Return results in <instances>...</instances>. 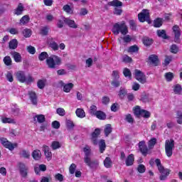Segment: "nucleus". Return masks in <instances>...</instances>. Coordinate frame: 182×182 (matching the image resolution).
Masks as SVG:
<instances>
[{"label":"nucleus","instance_id":"nucleus-1","mask_svg":"<svg viewBox=\"0 0 182 182\" xmlns=\"http://www.w3.org/2000/svg\"><path fill=\"white\" fill-rule=\"evenodd\" d=\"M112 32L115 35H119V33H122V35H127V33H129V28H127L126 23L122 21L121 23H116L114 24Z\"/></svg>","mask_w":182,"mask_h":182},{"label":"nucleus","instance_id":"nucleus-2","mask_svg":"<svg viewBox=\"0 0 182 182\" xmlns=\"http://www.w3.org/2000/svg\"><path fill=\"white\" fill-rule=\"evenodd\" d=\"M60 63H62V60L58 55H53L46 59V65L50 69H55Z\"/></svg>","mask_w":182,"mask_h":182},{"label":"nucleus","instance_id":"nucleus-3","mask_svg":"<svg viewBox=\"0 0 182 182\" xmlns=\"http://www.w3.org/2000/svg\"><path fill=\"white\" fill-rule=\"evenodd\" d=\"M155 163L158 167L159 171L161 173L160 180H166V178H167V176L170 174V170L164 168V167L161 166V161H160V159H159L155 160Z\"/></svg>","mask_w":182,"mask_h":182},{"label":"nucleus","instance_id":"nucleus-4","mask_svg":"<svg viewBox=\"0 0 182 182\" xmlns=\"http://www.w3.org/2000/svg\"><path fill=\"white\" fill-rule=\"evenodd\" d=\"M174 149V140L167 139L165 142V153L167 157L173 156V150Z\"/></svg>","mask_w":182,"mask_h":182},{"label":"nucleus","instance_id":"nucleus-5","mask_svg":"<svg viewBox=\"0 0 182 182\" xmlns=\"http://www.w3.org/2000/svg\"><path fill=\"white\" fill-rule=\"evenodd\" d=\"M150 18V12L147 9H143L141 13L138 14V19L141 22H146L150 23L149 18Z\"/></svg>","mask_w":182,"mask_h":182},{"label":"nucleus","instance_id":"nucleus-6","mask_svg":"<svg viewBox=\"0 0 182 182\" xmlns=\"http://www.w3.org/2000/svg\"><path fill=\"white\" fill-rule=\"evenodd\" d=\"M134 77L138 80V82H140V83L144 84L146 82H147V79L146 78V75L143 72H141L139 70H134Z\"/></svg>","mask_w":182,"mask_h":182},{"label":"nucleus","instance_id":"nucleus-7","mask_svg":"<svg viewBox=\"0 0 182 182\" xmlns=\"http://www.w3.org/2000/svg\"><path fill=\"white\" fill-rule=\"evenodd\" d=\"M58 85L63 87V90L65 92V93H70V90H72L75 86V85L72 82L65 84L63 81H59Z\"/></svg>","mask_w":182,"mask_h":182},{"label":"nucleus","instance_id":"nucleus-8","mask_svg":"<svg viewBox=\"0 0 182 182\" xmlns=\"http://www.w3.org/2000/svg\"><path fill=\"white\" fill-rule=\"evenodd\" d=\"M0 141L1 143V144L6 147V149H9V150H14V149H15V147H16L17 144H12L11 142H9V141H8V139H6V138H0Z\"/></svg>","mask_w":182,"mask_h":182},{"label":"nucleus","instance_id":"nucleus-9","mask_svg":"<svg viewBox=\"0 0 182 182\" xmlns=\"http://www.w3.org/2000/svg\"><path fill=\"white\" fill-rule=\"evenodd\" d=\"M148 63L149 65H153L154 66H158V65L160 63V60L159 59V56L156 55L152 54L149 56L147 60Z\"/></svg>","mask_w":182,"mask_h":182},{"label":"nucleus","instance_id":"nucleus-10","mask_svg":"<svg viewBox=\"0 0 182 182\" xmlns=\"http://www.w3.org/2000/svg\"><path fill=\"white\" fill-rule=\"evenodd\" d=\"M173 32L175 36V42L176 43H180V36L181 35V31L180 30V27H178V26H174L173 27Z\"/></svg>","mask_w":182,"mask_h":182},{"label":"nucleus","instance_id":"nucleus-11","mask_svg":"<svg viewBox=\"0 0 182 182\" xmlns=\"http://www.w3.org/2000/svg\"><path fill=\"white\" fill-rule=\"evenodd\" d=\"M18 167L20 171V174H21L22 177H26L28 176V167L23 163H18Z\"/></svg>","mask_w":182,"mask_h":182},{"label":"nucleus","instance_id":"nucleus-12","mask_svg":"<svg viewBox=\"0 0 182 182\" xmlns=\"http://www.w3.org/2000/svg\"><path fill=\"white\" fill-rule=\"evenodd\" d=\"M100 135V129H95V132H93L91 134V140L95 146L97 145V137Z\"/></svg>","mask_w":182,"mask_h":182},{"label":"nucleus","instance_id":"nucleus-13","mask_svg":"<svg viewBox=\"0 0 182 182\" xmlns=\"http://www.w3.org/2000/svg\"><path fill=\"white\" fill-rule=\"evenodd\" d=\"M43 151H44V154L48 161H50V160H52V152L49 149V147L46 145H44L43 146Z\"/></svg>","mask_w":182,"mask_h":182},{"label":"nucleus","instance_id":"nucleus-14","mask_svg":"<svg viewBox=\"0 0 182 182\" xmlns=\"http://www.w3.org/2000/svg\"><path fill=\"white\" fill-rule=\"evenodd\" d=\"M28 95L32 105H38V97H36L35 92H29Z\"/></svg>","mask_w":182,"mask_h":182},{"label":"nucleus","instance_id":"nucleus-15","mask_svg":"<svg viewBox=\"0 0 182 182\" xmlns=\"http://www.w3.org/2000/svg\"><path fill=\"white\" fill-rule=\"evenodd\" d=\"M139 147L142 154H144V156H146L147 154V146H146V142L144 141H140L139 143Z\"/></svg>","mask_w":182,"mask_h":182},{"label":"nucleus","instance_id":"nucleus-16","mask_svg":"<svg viewBox=\"0 0 182 182\" xmlns=\"http://www.w3.org/2000/svg\"><path fill=\"white\" fill-rule=\"evenodd\" d=\"M75 114L79 119H85V117H86V112H85V110L82 108H77L75 110Z\"/></svg>","mask_w":182,"mask_h":182},{"label":"nucleus","instance_id":"nucleus-17","mask_svg":"<svg viewBox=\"0 0 182 182\" xmlns=\"http://www.w3.org/2000/svg\"><path fill=\"white\" fill-rule=\"evenodd\" d=\"M173 92L174 95H182V87L180 84H176L173 86Z\"/></svg>","mask_w":182,"mask_h":182},{"label":"nucleus","instance_id":"nucleus-18","mask_svg":"<svg viewBox=\"0 0 182 182\" xmlns=\"http://www.w3.org/2000/svg\"><path fill=\"white\" fill-rule=\"evenodd\" d=\"M31 156L34 160L38 161L41 159L42 153L39 149H36L32 152Z\"/></svg>","mask_w":182,"mask_h":182},{"label":"nucleus","instance_id":"nucleus-19","mask_svg":"<svg viewBox=\"0 0 182 182\" xmlns=\"http://www.w3.org/2000/svg\"><path fill=\"white\" fill-rule=\"evenodd\" d=\"M64 22L65 23L68 25L70 28H73L74 29H76V28H77V24L73 20H70L69 18H64Z\"/></svg>","mask_w":182,"mask_h":182},{"label":"nucleus","instance_id":"nucleus-20","mask_svg":"<svg viewBox=\"0 0 182 182\" xmlns=\"http://www.w3.org/2000/svg\"><path fill=\"white\" fill-rule=\"evenodd\" d=\"M1 122L4 124H6V123H9V124H16V120H15V119L6 117H2Z\"/></svg>","mask_w":182,"mask_h":182},{"label":"nucleus","instance_id":"nucleus-21","mask_svg":"<svg viewBox=\"0 0 182 182\" xmlns=\"http://www.w3.org/2000/svg\"><path fill=\"white\" fill-rule=\"evenodd\" d=\"M133 163H134V155L131 154L127 157L125 160V164H126V166H133Z\"/></svg>","mask_w":182,"mask_h":182},{"label":"nucleus","instance_id":"nucleus-22","mask_svg":"<svg viewBox=\"0 0 182 182\" xmlns=\"http://www.w3.org/2000/svg\"><path fill=\"white\" fill-rule=\"evenodd\" d=\"M109 6H114V8H119V6H123V3L119 0H113L108 2Z\"/></svg>","mask_w":182,"mask_h":182},{"label":"nucleus","instance_id":"nucleus-23","mask_svg":"<svg viewBox=\"0 0 182 182\" xmlns=\"http://www.w3.org/2000/svg\"><path fill=\"white\" fill-rule=\"evenodd\" d=\"M22 12H23V5L22 4H19L16 9H14V15H22Z\"/></svg>","mask_w":182,"mask_h":182},{"label":"nucleus","instance_id":"nucleus-24","mask_svg":"<svg viewBox=\"0 0 182 182\" xmlns=\"http://www.w3.org/2000/svg\"><path fill=\"white\" fill-rule=\"evenodd\" d=\"M16 76L18 79V80H19V82H21V83L25 82V80H26V77H25V74L23 73V72H18L16 74Z\"/></svg>","mask_w":182,"mask_h":182},{"label":"nucleus","instance_id":"nucleus-25","mask_svg":"<svg viewBox=\"0 0 182 182\" xmlns=\"http://www.w3.org/2000/svg\"><path fill=\"white\" fill-rule=\"evenodd\" d=\"M63 11L68 14V15H72L73 14V7H70L69 4H66L63 7Z\"/></svg>","mask_w":182,"mask_h":182},{"label":"nucleus","instance_id":"nucleus-26","mask_svg":"<svg viewBox=\"0 0 182 182\" xmlns=\"http://www.w3.org/2000/svg\"><path fill=\"white\" fill-rule=\"evenodd\" d=\"M11 55L13 56L15 62L19 63L22 60V56H21V54L18 52H13L11 53Z\"/></svg>","mask_w":182,"mask_h":182},{"label":"nucleus","instance_id":"nucleus-27","mask_svg":"<svg viewBox=\"0 0 182 182\" xmlns=\"http://www.w3.org/2000/svg\"><path fill=\"white\" fill-rule=\"evenodd\" d=\"M132 36L130 35H124V36H121L119 38V42L122 40L124 41V43H129L132 42Z\"/></svg>","mask_w":182,"mask_h":182},{"label":"nucleus","instance_id":"nucleus-28","mask_svg":"<svg viewBox=\"0 0 182 182\" xmlns=\"http://www.w3.org/2000/svg\"><path fill=\"white\" fill-rule=\"evenodd\" d=\"M104 166L106 168H110L112 166H113V162H112V159L110 158L107 157L104 160Z\"/></svg>","mask_w":182,"mask_h":182},{"label":"nucleus","instance_id":"nucleus-29","mask_svg":"<svg viewBox=\"0 0 182 182\" xmlns=\"http://www.w3.org/2000/svg\"><path fill=\"white\" fill-rule=\"evenodd\" d=\"M95 116L100 120H105V119H106V114H105V112L102 111H97Z\"/></svg>","mask_w":182,"mask_h":182},{"label":"nucleus","instance_id":"nucleus-30","mask_svg":"<svg viewBox=\"0 0 182 182\" xmlns=\"http://www.w3.org/2000/svg\"><path fill=\"white\" fill-rule=\"evenodd\" d=\"M61 146L62 145L60 144V142L58 141H53L50 145L53 150H58V149H60Z\"/></svg>","mask_w":182,"mask_h":182},{"label":"nucleus","instance_id":"nucleus-31","mask_svg":"<svg viewBox=\"0 0 182 182\" xmlns=\"http://www.w3.org/2000/svg\"><path fill=\"white\" fill-rule=\"evenodd\" d=\"M126 95H127V90L124 87H120L119 92L118 93L119 97H120V99H124Z\"/></svg>","mask_w":182,"mask_h":182},{"label":"nucleus","instance_id":"nucleus-32","mask_svg":"<svg viewBox=\"0 0 182 182\" xmlns=\"http://www.w3.org/2000/svg\"><path fill=\"white\" fill-rule=\"evenodd\" d=\"M84 162L86 163L87 166H88L89 167H93L94 162L90 159V156H85Z\"/></svg>","mask_w":182,"mask_h":182},{"label":"nucleus","instance_id":"nucleus-33","mask_svg":"<svg viewBox=\"0 0 182 182\" xmlns=\"http://www.w3.org/2000/svg\"><path fill=\"white\" fill-rule=\"evenodd\" d=\"M176 122H177L178 124H182V110L177 111Z\"/></svg>","mask_w":182,"mask_h":182},{"label":"nucleus","instance_id":"nucleus-34","mask_svg":"<svg viewBox=\"0 0 182 182\" xmlns=\"http://www.w3.org/2000/svg\"><path fill=\"white\" fill-rule=\"evenodd\" d=\"M83 151L85 153V156H90V154H92V149L89 145H85L83 147Z\"/></svg>","mask_w":182,"mask_h":182},{"label":"nucleus","instance_id":"nucleus-35","mask_svg":"<svg viewBox=\"0 0 182 182\" xmlns=\"http://www.w3.org/2000/svg\"><path fill=\"white\" fill-rule=\"evenodd\" d=\"M10 49H16L18 48V41L16 39L11 40L9 43Z\"/></svg>","mask_w":182,"mask_h":182},{"label":"nucleus","instance_id":"nucleus-36","mask_svg":"<svg viewBox=\"0 0 182 182\" xmlns=\"http://www.w3.org/2000/svg\"><path fill=\"white\" fill-rule=\"evenodd\" d=\"M99 147H100V153H103L106 149V142L105 140L101 139L99 142Z\"/></svg>","mask_w":182,"mask_h":182},{"label":"nucleus","instance_id":"nucleus-37","mask_svg":"<svg viewBox=\"0 0 182 182\" xmlns=\"http://www.w3.org/2000/svg\"><path fill=\"white\" fill-rule=\"evenodd\" d=\"M164 77L166 80V82H171V80H173V79L174 78V74H173V73H166L164 75Z\"/></svg>","mask_w":182,"mask_h":182},{"label":"nucleus","instance_id":"nucleus-38","mask_svg":"<svg viewBox=\"0 0 182 182\" xmlns=\"http://www.w3.org/2000/svg\"><path fill=\"white\" fill-rule=\"evenodd\" d=\"M104 132H105L106 137H107V136H109L110 134V133H112V125L109 124L105 125Z\"/></svg>","mask_w":182,"mask_h":182},{"label":"nucleus","instance_id":"nucleus-39","mask_svg":"<svg viewBox=\"0 0 182 182\" xmlns=\"http://www.w3.org/2000/svg\"><path fill=\"white\" fill-rule=\"evenodd\" d=\"M48 45L50 46V48H51V49H53V50H59V46L55 41L48 42Z\"/></svg>","mask_w":182,"mask_h":182},{"label":"nucleus","instance_id":"nucleus-40","mask_svg":"<svg viewBox=\"0 0 182 182\" xmlns=\"http://www.w3.org/2000/svg\"><path fill=\"white\" fill-rule=\"evenodd\" d=\"M157 35L159 38H162V39H167V35H166V31L164 30H158Z\"/></svg>","mask_w":182,"mask_h":182},{"label":"nucleus","instance_id":"nucleus-41","mask_svg":"<svg viewBox=\"0 0 182 182\" xmlns=\"http://www.w3.org/2000/svg\"><path fill=\"white\" fill-rule=\"evenodd\" d=\"M123 75L124 76H125V77H129V79H132V72L129 68H124Z\"/></svg>","mask_w":182,"mask_h":182},{"label":"nucleus","instance_id":"nucleus-42","mask_svg":"<svg viewBox=\"0 0 182 182\" xmlns=\"http://www.w3.org/2000/svg\"><path fill=\"white\" fill-rule=\"evenodd\" d=\"M161 25H163V19L156 18V20H154V26L155 28H160V26H161Z\"/></svg>","mask_w":182,"mask_h":182},{"label":"nucleus","instance_id":"nucleus-43","mask_svg":"<svg viewBox=\"0 0 182 182\" xmlns=\"http://www.w3.org/2000/svg\"><path fill=\"white\" fill-rule=\"evenodd\" d=\"M101 103L105 106H107L110 103V98L107 96H104L101 99Z\"/></svg>","mask_w":182,"mask_h":182},{"label":"nucleus","instance_id":"nucleus-44","mask_svg":"<svg viewBox=\"0 0 182 182\" xmlns=\"http://www.w3.org/2000/svg\"><path fill=\"white\" fill-rule=\"evenodd\" d=\"M46 85V80H39L37 82L38 89H43Z\"/></svg>","mask_w":182,"mask_h":182},{"label":"nucleus","instance_id":"nucleus-45","mask_svg":"<svg viewBox=\"0 0 182 182\" xmlns=\"http://www.w3.org/2000/svg\"><path fill=\"white\" fill-rule=\"evenodd\" d=\"M23 35L25 38H31L32 36V31L28 28H26L23 31Z\"/></svg>","mask_w":182,"mask_h":182},{"label":"nucleus","instance_id":"nucleus-46","mask_svg":"<svg viewBox=\"0 0 182 182\" xmlns=\"http://www.w3.org/2000/svg\"><path fill=\"white\" fill-rule=\"evenodd\" d=\"M143 43L145 46H150L151 43H153V40L151 38H149L147 37L144 38Z\"/></svg>","mask_w":182,"mask_h":182},{"label":"nucleus","instance_id":"nucleus-47","mask_svg":"<svg viewBox=\"0 0 182 182\" xmlns=\"http://www.w3.org/2000/svg\"><path fill=\"white\" fill-rule=\"evenodd\" d=\"M29 22V16H23L21 20L20 23L21 25H26Z\"/></svg>","mask_w":182,"mask_h":182},{"label":"nucleus","instance_id":"nucleus-48","mask_svg":"<svg viewBox=\"0 0 182 182\" xmlns=\"http://www.w3.org/2000/svg\"><path fill=\"white\" fill-rule=\"evenodd\" d=\"M90 113L92 116H95L96 113H97V107L95 105H91L90 107Z\"/></svg>","mask_w":182,"mask_h":182},{"label":"nucleus","instance_id":"nucleus-49","mask_svg":"<svg viewBox=\"0 0 182 182\" xmlns=\"http://www.w3.org/2000/svg\"><path fill=\"white\" fill-rule=\"evenodd\" d=\"M56 113L58 114V116L63 117L65 114H66V111L65 109L60 107L56 109Z\"/></svg>","mask_w":182,"mask_h":182},{"label":"nucleus","instance_id":"nucleus-50","mask_svg":"<svg viewBox=\"0 0 182 182\" xmlns=\"http://www.w3.org/2000/svg\"><path fill=\"white\" fill-rule=\"evenodd\" d=\"M138 51H139V47H137V46H132L128 49V52L129 53H134Z\"/></svg>","mask_w":182,"mask_h":182},{"label":"nucleus","instance_id":"nucleus-51","mask_svg":"<svg viewBox=\"0 0 182 182\" xmlns=\"http://www.w3.org/2000/svg\"><path fill=\"white\" fill-rule=\"evenodd\" d=\"M141 110H142V109H140V107L136 106V107H135L134 108V114H135L136 116H137L138 117H139V116L141 115Z\"/></svg>","mask_w":182,"mask_h":182},{"label":"nucleus","instance_id":"nucleus-52","mask_svg":"<svg viewBox=\"0 0 182 182\" xmlns=\"http://www.w3.org/2000/svg\"><path fill=\"white\" fill-rule=\"evenodd\" d=\"M21 156L24 157V159H29V157H31V152L23 150L21 152Z\"/></svg>","mask_w":182,"mask_h":182},{"label":"nucleus","instance_id":"nucleus-53","mask_svg":"<svg viewBox=\"0 0 182 182\" xmlns=\"http://www.w3.org/2000/svg\"><path fill=\"white\" fill-rule=\"evenodd\" d=\"M4 62L5 65H6V66H10V65L12 64V59L9 56H6L4 58Z\"/></svg>","mask_w":182,"mask_h":182},{"label":"nucleus","instance_id":"nucleus-54","mask_svg":"<svg viewBox=\"0 0 182 182\" xmlns=\"http://www.w3.org/2000/svg\"><path fill=\"white\" fill-rule=\"evenodd\" d=\"M150 112L144 109H141V115L142 117H144L145 119H149L150 117Z\"/></svg>","mask_w":182,"mask_h":182},{"label":"nucleus","instance_id":"nucleus-55","mask_svg":"<svg viewBox=\"0 0 182 182\" xmlns=\"http://www.w3.org/2000/svg\"><path fill=\"white\" fill-rule=\"evenodd\" d=\"M36 119H37V122H38V123H43V122H45V115L43 114L36 115Z\"/></svg>","mask_w":182,"mask_h":182},{"label":"nucleus","instance_id":"nucleus-56","mask_svg":"<svg viewBox=\"0 0 182 182\" xmlns=\"http://www.w3.org/2000/svg\"><path fill=\"white\" fill-rule=\"evenodd\" d=\"M48 53L46 52H42L39 55H38V59L39 60H45V59L48 58Z\"/></svg>","mask_w":182,"mask_h":182},{"label":"nucleus","instance_id":"nucleus-57","mask_svg":"<svg viewBox=\"0 0 182 182\" xmlns=\"http://www.w3.org/2000/svg\"><path fill=\"white\" fill-rule=\"evenodd\" d=\"M54 178H55V180H57V181L62 182L63 181L65 176H63V175L60 173H57L54 176Z\"/></svg>","mask_w":182,"mask_h":182},{"label":"nucleus","instance_id":"nucleus-58","mask_svg":"<svg viewBox=\"0 0 182 182\" xmlns=\"http://www.w3.org/2000/svg\"><path fill=\"white\" fill-rule=\"evenodd\" d=\"M157 141V139H156V138H152L149 141V149H153V147H154V145L156 144Z\"/></svg>","mask_w":182,"mask_h":182},{"label":"nucleus","instance_id":"nucleus-59","mask_svg":"<svg viewBox=\"0 0 182 182\" xmlns=\"http://www.w3.org/2000/svg\"><path fill=\"white\" fill-rule=\"evenodd\" d=\"M171 60H173V57L172 56H166L165 58L164 65L165 66H167L168 65H170V62H171Z\"/></svg>","mask_w":182,"mask_h":182},{"label":"nucleus","instance_id":"nucleus-60","mask_svg":"<svg viewBox=\"0 0 182 182\" xmlns=\"http://www.w3.org/2000/svg\"><path fill=\"white\" fill-rule=\"evenodd\" d=\"M6 77L9 82H14V75L12 72H8L6 75Z\"/></svg>","mask_w":182,"mask_h":182},{"label":"nucleus","instance_id":"nucleus-61","mask_svg":"<svg viewBox=\"0 0 182 182\" xmlns=\"http://www.w3.org/2000/svg\"><path fill=\"white\" fill-rule=\"evenodd\" d=\"M27 50L28 53H31V55H35L36 50L35 49V47L32 46H29L27 47Z\"/></svg>","mask_w":182,"mask_h":182},{"label":"nucleus","instance_id":"nucleus-62","mask_svg":"<svg viewBox=\"0 0 182 182\" xmlns=\"http://www.w3.org/2000/svg\"><path fill=\"white\" fill-rule=\"evenodd\" d=\"M171 53H177L178 52V47L176 45H172L170 48Z\"/></svg>","mask_w":182,"mask_h":182},{"label":"nucleus","instance_id":"nucleus-63","mask_svg":"<svg viewBox=\"0 0 182 182\" xmlns=\"http://www.w3.org/2000/svg\"><path fill=\"white\" fill-rule=\"evenodd\" d=\"M69 171L70 174H75V171H76V164H72L69 168Z\"/></svg>","mask_w":182,"mask_h":182},{"label":"nucleus","instance_id":"nucleus-64","mask_svg":"<svg viewBox=\"0 0 182 182\" xmlns=\"http://www.w3.org/2000/svg\"><path fill=\"white\" fill-rule=\"evenodd\" d=\"M132 90H134L135 92H137L139 89H140V84L137 82H133L132 85Z\"/></svg>","mask_w":182,"mask_h":182}]
</instances>
